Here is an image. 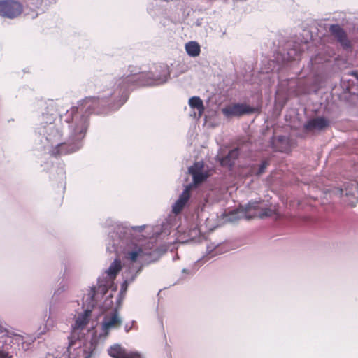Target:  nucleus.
<instances>
[{"mask_svg":"<svg viewBox=\"0 0 358 358\" xmlns=\"http://www.w3.org/2000/svg\"><path fill=\"white\" fill-rule=\"evenodd\" d=\"M85 358H91V357H90V356H87V357H85Z\"/></svg>","mask_w":358,"mask_h":358,"instance_id":"b1692460","label":"nucleus"},{"mask_svg":"<svg viewBox=\"0 0 358 358\" xmlns=\"http://www.w3.org/2000/svg\"><path fill=\"white\" fill-rule=\"evenodd\" d=\"M239 155V150L238 148H234L229 152V153L220 159V164L222 166H229L231 167L234 164L235 160L238 158Z\"/></svg>","mask_w":358,"mask_h":358,"instance_id":"4468645a","label":"nucleus"},{"mask_svg":"<svg viewBox=\"0 0 358 358\" xmlns=\"http://www.w3.org/2000/svg\"><path fill=\"white\" fill-rule=\"evenodd\" d=\"M91 310H86L83 314L78 315V318L75 322L73 328L75 329H84L89 322V318L91 316Z\"/></svg>","mask_w":358,"mask_h":358,"instance_id":"2eb2a0df","label":"nucleus"},{"mask_svg":"<svg viewBox=\"0 0 358 358\" xmlns=\"http://www.w3.org/2000/svg\"><path fill=\"white\" fill-rule=\"evenodd\" d=\"M160 75L155 76L152 73H139L129 75L119 80L118 85L123 88H128L132 85L138 86H150L164 83L167 80L169 74L166 66H160Z\"/></svg>","mask_w":358,"mask_h":358,"instance_id":"f257e3e1","label":"nucleus"},{"mask_svg":"<svg viewBox=\"0 0 358 358\" xmlns=\"http://www.w3.org/2000/svg\"><path fill=\"white\" fill-rule=\"evenodd\" d=\"M122 269V263L119 259H116L110 264L106 273L109 278L114 280Z\"/></svg>","mask_w":358,"mask_h":358,"instance_id":"f3484780","label":"nucleus"},{"mask_svg":"<svg viewBox=\"0 0 358 358\" xmlns=\"http://www.w3.org/2000/svg\"><path fill=\"white\" fill-rule=\"evenodd\" d=\"M78 147L75 143H62L54 147L50 151V155L55 157L76 152Z\"/></svg>","mask_w":358,"mask_h":358,"instance_id":"6e6552de","label":"nucleus"},{"mask_svg":"<svg viewBox=\"0 0 358 358\" xmlns=\"http://www.w3.org/2000/svg\"><path fill=\"white\" fill-rule=\"evenodd\" d=\"M151 255V251H147L142 245L135 244L132 248L125 250L124 257L131 263L137 262L150 263L152 262L149 259Z\"/></svg>","mask_w":358,"mask_h":358,"instance_id":"7ed1b4c3","label":"nucleus"},{"mask_svg":"<svg viewBox=\"0 0 358 358\" xmlns=\"http://www.w3.org/2000/svg\"><path fill=\"white\" fill-rule=\"evenodd\" d=\"M301 51L296 48L290 49L287 52L288 59L290 60H296L300 58Z\"/></svg>","mask_w":358,"mask_h":358,"instance_id":"412c9836","label":"nucleus"},{"mask_svg":"<svg viewBox=\"0 0 358 358\" xmlns=\"http://www.w3.org/2000/svg\"><path fill=\"white\" fill-rule=\"evenodd\" d=\"M190 198V187H187L173 206L172 211L175 214L180 213Z\"/></svg>","mask_w":358,"mask_h":358,"instance_id":"9b49d317","label":"nucleus"},{"mask_svg":"<svg viewBox=\"0 0 358 358\" xmlns=\"http://www.w3.org/2000/svg\"><path fill=\"white\" fill-rule=\"evenodd\" d=\"M98 106V98L86 97L78 103V106L71 108V114L83 113L81 125L75 129L76 133H78L80 135L85 134L87 127V117L94 113Z\"/></svg>","mask_w":358,"mask_h":358,"instance_id":"f03ea898","label":"nucleus"},{"mask_svg":"<svg viewBox=\"0 0 358 358\" xmlns=\"http://www.w3.org/2000/svg\"><path fill=\"white\" fill-rule=\"evenodd\" d=\"M255 108L245 103H231L222 109V114L227 118L241 117L255 112Z\"/></svg>","mask_w":358,"mask_h":358,"instance_id":"423d86ee","label":"nucleus"},{"mask_svg":"<svg viewBox=\"0 0 358 358\" xmlns=\"http://www.w3.org/2000/svg\"><path fill=\"white\" fill-rule=\"evenodd\" d=\"M329 31L343 48H348L350 47V41L348 39L345 31L340 27V25H331Z\"/></svg>","mask_w":358,"mask_h":358,"instance_id":"1a4fd4ad","label":"nucleus"},{"mask_svg":"<svg viewBox=\"0 0 358 358\" xmlns=\"http://www.w3.org/2000/svg\"><path fill=\"white\" fill-rule=\"evenodd\" d=\"M273 148L275 150L286 152L290 150L289 139L283 136L274 138L272 141Z\"/></svg>","mask_w":358,"mask_h":358,"instance_id":"ddd939ff","label":"nucleus"},{"mask_svg":"<svg viewBox=\"0 0 358 358\" xmlns=\"http://www.w3.org/2000/svg\"><path fill=\"white\" fill-rule=\"evenodd\" d=\"M141 270V266L139 268L138 272H139Z\"/></svg>","mask_w":358,"mask_h":358,"instance_id":"5701e85b","label":"nucleus"},{"mask_svg":"<svg viewBox=\"0 0 358 358\" xmlns=\"http://www.w3.org/2000/svg\"><path fill=\"white\" fill-rule=\"evenodd\" d=\"M23 11L22 5L15 0H0V16L13 19Z\"/></svg>","mask_w":358,"mask_h":358,"instance_id":"39448f33","label":"nucleus"},{"mask_svg":"<svg viewBox=\"0 0 358 358\" xmlns=\"http://www.w3.org/2000/svg\"><path fill=\"white\" fill-rule=\"evenodd\" d=\"M269 165L268 160H264L257 169L255 165L250 168V175L260 176L265 172L266 169Z\"/></svg>","mask_w":358,"mask_h":358,"instance_id":"aec40b11","label":"nucleus"},{"mask_svg":"<svg viewBox=\"0 0 358 358\" xmlns=\"http://www.w3.org/2000/svg\"><path fill=\"white\" fill-rule=\"evenodd\" d=\"M330 124L329 120L323 117H318L310 119L303 126L306 131H322L327 128Z\"/></svg>","mask_w":358,"mask_h":358,"instance_id":"0eeeda50","label":"nucleus"},{"mask_svg":"<svg viewBox=\"0 0 358 358\" xmlns=\"http://www.w3.org/2000/svg\"><path fill=\"white\" fill-rule=\"evenodd\" d=\"M189 105L191 108L198 110L199 117L202 115L205 108L202 100L199 96H193L190 98L189 100Z\"/></svg>","mask_w":358,"mask_h":358,"instance_id":"6ab92c4d","label":"nucleus"},{"mask_svg":"<svg viewBox=\"0 0 358 358\" xmlns=\"http://www.w3.org/2000/svg\"><path fill=\"white\" fill-rule=\"evenodd\" d=\"M0 358H7V355L2 352H0Z\"/></svg>","mask_w":358,"mask_h":358,"instance_id":"4be33fe9","label":"nucleus"},{"mask_svg":"<svg viewBox=\"0 0 358 358\" xmlns=\"http://www.w3.org/2000/svg\"><path fill=\"white\" fill-rule=\"evenodd\" d=\"M203 164L199 163L194 164L189 169V173L192 176L194 183L199 185L202 183L208 178V175L202 172Z\"/></svg>","mask_w":358,"mask_h":358,"instance_id":"f8f14e48","label":"nucleus"},{"mask_svg":"<svg viewBox=\"0 0 358 358\" xmlns=\"http://www.w3.org/2000/svg\"><path fill=\"white\" fill-rule=\"evenodd\" d=\"M262 202H250L246 206L245 217L252 219L254 217H271L275 213V209L272 208L264 207Z\"/></svg>","mask_w":358,"mask_h":358,"instance_id":"20e7f679","label":"nucleus"},{"mask_svg":"<svg viewBox=\"0 0 358 358\" xmlns=\"http://www.w3.org/2000/svg\"><path fill=\"white\" fill-rule=\"evenodd\" d=\"M108 354L113 358H139L135 355L125 353L119 345L110 347Z\"/></svg>","mask_w":358,"mask_h":358,"instance_id":"dca6fc26","label":"nucleus"},{"mask_svg":"<svg viewBox=\"0 0 358 358\" xmlns=\"http://www.w3.org/2000/svg\"><path fill=\"white\" fill-rule=\"evenodd\" d=\"M121 324L122 320L118 316L117 311L115 310L110 317H105L102 324V329L108 334L111 329L118 328Z\"/></svg>","mask_w":358,"mask_h":358,"instance_id":"9d476101","label":"nucleus"},{"mask_svg":"<svg viewBox=\"0 0 358 358\" xmlns=\"http://www.w3.org/2000/svg\"><path fill=\"white\" fill-rule=\"evenodd\" d=\"M187 53L193 57H197L201 52L199 44L196 41H189L185 45Z\"/></svg>","mask_w":358,"mask_h":358,"instance_id":"a211bd4d","label":"nucleus"}]
</instances>
